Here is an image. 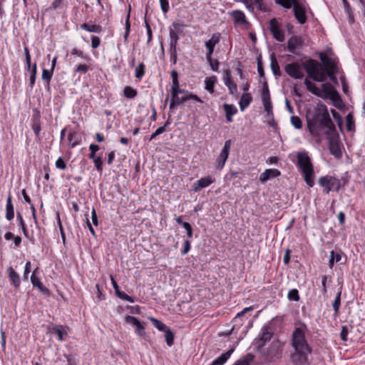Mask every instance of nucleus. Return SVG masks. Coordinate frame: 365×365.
Listing matches in <instances>:
<instances>
[{"label": "nucleus", "instance_id": "obj_1", "mask_svg": "<svg viewBox=\"0 0 365 365\" xmlns=\"http://www.w3.org/2000/svg\"><path fill=\"white\" fill-rule=\"evenodd\" d=\"M307 331V326L302 324L295 328L292 334V346L294 352L291 355V360L297 365L307 364L308 356L312 353V348L306 339Z\"/></svg>", "mask_w": 365, "mask_h": 365}, {"label": "nucleus", "instance_id": "obj_2", "mask_svg": "<svg viewBox=\"0 0 365 365\" xmlns=\"http://www.w3.org/2000/svg\"><path fill=\"white\" fill-rule=\"evenodd\" d=\"M307 121L308 129L313 135L317 134L322 130H324L325 134L330 135L336 130L326 106H322L312 113L308 114Z\"/></svg>", "mask_w": 365, "mask_h": 365}, {"label": "nucleus", "instance_id": "obj_3", "mask_svg": "<svg viewBox=\"0 0 365 365\" xmlns=\"http://www.w3.org/2000/svg\"><path fill=\"white\" fill-rule=\"evenodd\" d=\"M303 65L309 76L314 81L323 82L327 76L332 82H337V79L334 76L336 66L333 61L327 60L326 65L322 66L317 61L309 59L304 63Z\"/></svg>", "mask_w": 365, "mask_h": 365}, {"label": "nucleus", "instance_id": "obj_4", "mask_svg": "<svg viewBox=\"0 0 365 365\" xmlns=\"http://www.w3.org/2000/svg\"><path fill=\"white\" fill-rule=\"evenodd\" d=\"M297 165L301 170L306 184L312 187L314 185V171L311 158L304 150L297 153Z\"/></svg>", "mask_w": 365, "mask_h": 365}, {"label": "nucleus", "instance_id": "obj_5", "mask_svg": "<svg viewBox=\"0 0 365 365\" xmlns=\"http://www.w3.org/2000/svg\"><path fill=\"white\" fill-rule=\"evenodd\" d=\"M262 101L264 106V111L268 116H272V104L271 102L268 84L266 81L264 82L261 92Z\"/></svg>", "mask_w": 365, "mask_h": 365}, {"label": "nucleus", "instance_id": "obj_6", "mask_svg": "<svg viewBox=\"0 0 365 365\" xmlns=\"http://www.w3.org/2000/svg\"><path fill=\"white\" fill-rule=\"evenodd\" d=\"M231 143V140H227L225 142L224 146L217 158V169L222 170L224 168L230 154Z\"/></svg>", "mask_w": 365, "mask_h": 365}, {"label": "nucleus", "instance_id": "obj_7", "mask_svg": "<svg viewBox=\"0 0 365 365\" xmlns=\"http://www.w3.org/2000/svg\"><path fill=\"white\" fill-rule=\"evenodd\" d=\"M187 100H193L197 102L202 103V101L196 95L190 93L189 92H186L184 93V96L179 97L176 96L175 98H171L170 103V109H173L175 106L179 105Z\"/></svg>", "mask_w": 365, "mask_h": 365}, {"label": "nucleus", "instance_id": "obj_8", "mask_svg": "<svg viewBox=\"0 0 365 365\" xmlns=\"http://www.w3.org/2000/svg\"><path fill=\"white\" fill-rule=\"evenodd\" d=\"M286 73L292 78L301 79L304 77V72L301 66L297 63H288L285 66Z\"/></svg>", "mask_w": 365, "mask_h": 365}, {"label": "nucleus", "instance_id": "obj_9", "mask_svg": "<svg viewBox=\"0 0 365 365\" xmlns=\"http://www.w3.org/2000/svg\"><path fill=\"white\" fill-rule=\"evenodd\" d=\"M322 98H329L331 101H336V99L339 98V95L338 92L336 91V89L331 84L329 83H322Z\"/></svg>", "mask_w": 365, "mask_h": 365}, {"label": "nucleus", "instance_id": "obj_10", "mask_svg": "<svg viewBox=\"0 0 365 365\" xmlns=\"http://www.w3.org/2000/svg\"><path fill=\"white\" fill-rule=\"evenodd\" d=\"M185 24H173V26L170 27V48H177V43L179 39V34L181 32V27Z\"/></svg>", "mask_w": 365, "mask_h": 365}, {"label": "nucleus", "instance_id": "obj_11", "mask_svg": "<svg viewBox=\"0 0 365 365\" xmlns=\"http://www.w3.org/2000/svg\"><path fill=\"white\" fill-rule=\"evenodd\" d=\"M272 336V333L269 331V329L267 327H263L259 335V338L256 339L257 350L259 351L267 341H270Z\"/></svg>", "mask_w": 365, "mask_h": 365}, {"label": "nucleus", "instance_id": "obj_12", "mask_svg": "<svg viewBox=\"0 0 365 365\" xmlns=\"http://www.w3.org/2000/svg\"><path fill=\"white\" fill-rule=\"evenodd\" d=\"M223 81L225 85L227 87L229 93L231 95L237 94V86L231 80V71L229 69H227L224 71Z\"/></svg>", "mask_w": 365, "mask_h": 365}, {"label": "nucleus", "instance_id": "obj_13", "mask_svg": "<svg viewBox=\"0 0 365 365\" xmlns=\"http://www.w3.org/2000/svg\"><path fill=\"white\" fill-rule=\"evenodd\" d=\"M215 182V178L212 176H207L197 180L192 185V190L194 192H198L202 188L207 187Z\"/></svg>", "mask_w": 365, "mask_h": 365}, {"label": "nucleus", "instance_id": "obj_14", "mask_svg": "<svg viewBox=\"0 0 365 365\" xmlns=\"http://www.w3.org/2000/svg\"><path fill=\"white\" fill-rule=\"evenodd\" d=\"M302 46V40L298 36H292L287 42V50L294 54H298L299 50Z\"/></svg>", "mask_w": 365, "mask_h": 365}, {"label": "nucleus", "instance_id": "obj_15", "mask_svg": "<svg viewBox=\"0 0 365 365\" xmlns=\"http://www.w3.org/2000/svg\"><path fill=\"white\" fill-rule=\"evenodd\" d=\"M293 10L294 16L299 23H305L307 20L305 9L297 1H293Z\"/></svg>", "mask_w": 365, "mask_h": 365}, {"label": "nucleus", "instance_id": "obj_16", "mask_svg": "<svg viewBox=\"0 0 365 365\" xmlns=\"http://www.w3.org/2000/svg\"><path fill=\"white\" fill-rule=\"evenodd\" d=\"M220 40V33H215L214 34L211 38L208 41H205V45L206 48H207V57L210 58V56L212 55L214 48L216 44L219 43Z\"/></svg>", "mask_w": 365, "mask_h": 365}, {"label": "nucleus", "instance_id": "obj_17", "mask_svg": "<svg viewBox=\"0 0 365 365\" xmlns=\"http://www.w3.org/2000/svg\"><path fill=\"white\" fill-rule=\"evenodd\" d=\"M125 322L135 327V331L139 336H143L145 334L144 326L136 317L133 316H127L125 317Z\"/></svg>", "mask_w": 365, "mask_h": 365}, {"label": "nucleus", "instance_id": "obj_18", "mask_svg": "<svg viewBox=\"0 0 365 365\" xmlns=\"http://www.w3.org/2000/svg\"><path fill=\"white\" fill-rule=\"evenodd\" d=\"M6 272L8 274L11 285L18 289L21 284V279L19 274L13 269L12 267H9L7 269Z\"/></svg>", "mask_w": 365, "mask_h": 365}, {"label": "nucleus", "instance_id": "obj_19", "mask_svg": "<svg viewBox=\"0 0 365 365\" xmlns=\"http://www.w3.org/2000/svg\"><path fill=\"white\" fill-rule=\"evenodd\" d=\"M329 148L331 155L336 158H341L342 153L341 150L340 143L338 140L331 139L329 143Z\"/></svg>", "mask_w": 365, "mask_h": 365}, {"label": "nucleus", "instance_id": "obj_20", "mask_svg": "<svg viewBox=\"0 0 365 365\" xmlns=\"http://www.w3.org/2000/svg\"><path fill=\"white\" fill-rule=\"evenodd\" d=\"M319 184L323 187V192L326 194L332 190V176H323L319 179Z\"/></svg>", "mask_w": 365, "mask_h": 365}, {"label": "nucleus", "instance_id": "obj_21", "mask_svg": "<svg viewBox=\"0 0 365 365\" xmlns=\"http://www.w3.org/2000/svg\"><path fill=\"white\" fill-rule=\"evenodd\" d=\"M35 272H36V270H34L33 272V273L31 276V282L32 285L34 287H37L38 289V290L41 292H42L43 294L49 295V294H50L49 289L43 285L39 277H38L35 275Z\"/></svg>", "mask_w": 365, "mask_h": 365}, {"label": "nucleus", "instance_id": "obj_22", "mask_svg": "<svg viewBox=\"0 0 365 365\" xmlns=\"http://www.w3.org/2000/svg\"><path fill=\"white\" fill-rule=\"evenodd\" d=\"M280 24H269V29L273 37L278 41L282 42L284 40V34L279 27Z\"/></svg>", "mask_w": 365, "mask_h": 365}, {"label": "nucleus", "instance_id": "obj_23", "mask_svg": "<svg viewBox=\"0 0 365 365\" xmlns=\"http://www.w3.org/2000/svg\"><path fill=\"white\" fill-rule=\"evenodd\" d=\"M280 174V171L277 169H267L260 174L259 180L262 182H264L270 178L278 177Z\"/></svg>", "mask_w": 365, "mask_h": 365}, {"label": "nucleus", "instance_id": "obj_24", "mask_svg": "<svg viewBox=\"0 0 365 365\" xmlns=\"http://www.w3.org/2000/svg\"><path fill=\"white\" fill-rule=\"evenodd\" d=\"M235 348H232L228 350L225 353L221 354L219 357H217L215 360H214L211 364L210 365H223L227 359L230 357L232 354L233 353Z\"/></svg>", "mask_w": 365, "mask_h": 365}, {"label": "nucleus", "instance_id": "obj_25", "mask_svg": "<svg viewBox=\"0 0 365 365\" xmlns=\"http://www.w3.org/2000/svg\"><path fill=\"white\" fill-rule=\"evenodd\" d=\"M304 83L309 92L319 97H322V92L321 91V90L314 83L311 82L309 79L306 78L304 81Z\"/></svg>", "mask_w": 365, "mask_h": 365}, {"label": "nucleus", "instance_id": "obj_26", "mask_svg": "<svg viewBox=\"0 0 365 365\" xmlns=\"http://www.w3.org/2000/svg\"><path fill=\"white\" fill-rule=\"evenodd\" d=\"M32 130H34L35 135L36 138L39 136L41 128V120H40V114L38 113L36 115H33L32 118Z\"/></svg>", "mask_w": 365, "mask_h": 365}, {"label": "nucleus", "instance_id": "obj_27", "mask_svg": "<svg viewBox=\"0 0 365 365\" xmlns=\"http://www.w3.org/2000/svg\"><path fill=\"white\" fill-rule=\"evenodd\" d=\"M14 217V205L11 201V197L9 195L6 200V218L11 221Z\"/></svg>", "mask_w": 365, "mask_h": 365}, {"label": "nucleus", "instance_id": "obj_28", "mask_svg": "<svg viewBox=\"0 0 365 365\" xmlns=\"http://www.w3.org/2000/svg\"><path fill=\"white\" fill-rule=\"evenodd\" d=\"M252 101V97L250 93H245L242 96L240 101V108L242 111H243L247 107L249 106L251 101Z\"/></svg>", "mask_w": 365, "mask_h": 365}, {"label": "nucleus", "instance_id": "obj_29", "mask_svg": "<svg viewBox=\"0 0 365 365\" xmlns=\"http://www.w3.org/2000/svg\"><path fill=\"white\" fill-rule=\"evenodd\" d=\"M81 29L96 34H100L103 31L100 24H81Z\"/></svg>", "mask_w": 365, "mask_h": 365}, {"label": "nucleus", "instance_id": "obj_30", "mask_svg": "<svg viewBox=\"0 0 365 365\" xmlns=\"http://www.w3.org/2000/svg\"><path fill=\"white\" fill-rule=\"evenodd\" d=\"M68 140L70 148H73L81 143V138L76 132H71L68 135Z\"/></svg>", "mask_w": 365, "mask_h": 365}, {"label": "nucleus", "instance_id": "obj_31", "mask_svg": "<svg viewBox=\"0 0 365 365\" xmlns=\"http://www.w3.org/2000/svg\"><path fill=\"white\" fill-rule=\"evenodd\" d=\"M217 82V77L216 76H211L209 78H206L205 80V89L210 93H214V87L215 84Z\"/></svg>", "mask_w": 365, "mask_h": 365}, {"label": "nucleus", "instance_id": "obj_32", "mask_svg": "<svg viewBox=\"0 0 365 365\" xmlns=\"http://www.w3.org/2000/svg\"><path fill=\"white\" fill-rule=\"evenodd\" d=\"M232 21L234 23H248L245 20V16L243 12L236 10L232 12Z\"/></svg>", "mask_w": 365, "mask_h": 365}, {"label": "nucleus", "instance_id": "obj_33", "mask_svg": "<svg viewBox=\"0 0 365 365\" xmlns=\"http://www.w3.org/2000/svg\"><path fill=\"white\" fill-rule=\"evenodd\" d=\"M341 255L339 252H334V250L330 252V257L329 260V267L332 268L335 262L341 261Z\"/></svg>", "mask_w": 365, "mask_h": 365}, {"label": "nucleus", "instance_id": "obj_34", "mask_svg": "<svg viewBox=\"0 0 365 365\" xmlns=\"http://www.w3.org/2000/svg\"><path fill=\"white\" fill-rule=\"evenodd\" d=\"M253 359L254 356L252 354H247L246 356L237 360L233 365H250Z\"/></svg>", "mask_w": 365, "mask_h": 365}, {"label": "nucleus", "instance_id": "obj_35", "mask_svg": "<svg viewBox=\"0 0 365 365\" xmlns=\"http://www.w3.org/2000/svg\"><path fill=\"white\" fill-rule=\"evenodd\" d=\"M150 321L152 322L153 325L159 331H165L168 329L164 323L155 318H150Z\"/></svg>", "mask_w": 365, "mask_h": 365}, {"label": "nucleus", "instance_id": "obj_36", "mask_svg": "<svg viewBox=\"0 0 365 365\" xmlns=\"http://www.w3.org/2000/svg\"><path fill=\"white\" fill-rule=\"evenodd\" d=\"M270 66H271L273 73L275 76H280L279 66L278 62H277V59L275 58V57L274 56V55H272V57H271Z\"/></svg>", "mask_w": 365, "mask_h": 365}, {"label": "nucleus", "instance_id": "obj_37", "mask_svg": "<svg viewBox=\"0 0 365 365\" xmlns=\"http://www.w3.org/2000/svg\"><path fill=\"white\" fill-rule=\"evenodd\" d=\"M165 339L168 346H171L174 343V334L170 328L165 331Z\"/></svg>", "mask_w": 365, "mask_h": 365}, {"label": "nucleus", "instance_id": "obj_38", "mask_svg": "<svg viewBox=\"0 0 365 365\" xmlns=\"http://www.w3.org/2000/svg\"><path fill=\"white\" fill-rule=\"evenodd\" d=\"M145 64L143 63H140L135 68V77L138 79H141L145 74Z\"/></svg>", "mask_w": 365, "mask_h": 365}, {"label": "nucleus", "instance_id": "obj_39", "mask_svg": "<svg viewBox=\"0 0 365 365\" xmlns=\"http://www.w3.org/2000/svg\"><path fill=\"white\" fill-rule=\"evenodd\" d=\"M341 291H339L337 293V294L335 297V299L332 304V307H333L335 314H337L339 310V307L341 305Z\"/></svg>", "mask_w": 365, "mask_h": 365}, {"label": "nucleus", "instance_id": "obj_40", "mask_svg": "<svg viewBox=\"0 0 365 365\" xmlns=\"http://www.w3.org/2000/svg\"><path fill=\"white\" fill-rule=\"evenodd\" d=\"M137 95L135 89L130 86H125L124 88V96L128 98H133Z\"/></svg>", "mask_w": 365, "mask_h": 365}, {"label": "nucleus", "instance_id": "obj_41", "mask_svg": "<svg viewBox=\"0 0 365 365\" xmlns=\"http://www.w3.org/2000/svg\"><path fill=\"white\" fill-rule=\"evenodd\" d=\"M223 106L226 115H234L237 112L236 107L233 105L225 103Z\"/></svg>", "mask_w": 365, "mask_h": 365}, {"label": "nucleus", "instance_id": "obj_42", "mask_svg": "<svg viewBox=\"0 0 365 365\" xmlns=\"http://www.w3.org/2000/svg\"><path fill=\"white\" fill-rule=\"evenodd\" d=\"M207 61L209 63L211 69L214 71H217L220 63L217 59H212V56H210V58H208L207 55H206Z\"/></svg>", "mask_w": 365, "mask_h": 365}, {"label": "nucleus", "instance_id": "obj_43", "mask_svg": "<svg viewBox=\"0 0 365 365\" xmlns=\"http://www.w3.org/2000/svg\"><path fill=\"white\" fill-rule=\"evenodd\" d=\"M287 298L291 301L297 302L299 299V292L296 289H292L289 291Z\"/></svg>", "mask_w": 365, "mask_h": 365}, {"label": "nucleus", "instance_id": "obj_44", "mask_svg": "<svg viewBox=\"0 0 365 365\" xmlns=\"http://www.w3.org/2000/svg\"><path fill=\"white\" fill-rule=\"evenodd\" d=\"M53 73V71H52L51 69V70H48V69H45V68L43 69L42 76H41L42 79L48 83L50 82V81L51 80Z\"/></svg>", "mask_w": 365, "mask_h": 365}, {"label": "nucleus", "instance_id": "obj_45", "mask_svg": "<svg viewBox=\"0 0 365 365\" xmlns=\"http://www.w3.org/2000/svg\"><path fill=\"white\" fill-rule=\"evenodd\" d=\"M343 6L346 14H347L349 21H352L354 20V15L350 4L348 2L344 4Z\"/></svg>", "mask_w": 365, "mask_h": 365}, {"label": "nucleus", "instance_id": "obj_46", "mask_svg": "<svg viewBox=\"0 0 365 365\" xmlns=\"http://www.w3.org/2000/svg\"><path fill=\"white\" fill-rule=\"evenodd\" d=\"M29 71H31V75H30V78H29L30 84H31V87L33 88V86L35 83L36 76V72H37L36 64L35 63L32 68L31 67V69Z\"/></svg>", "mask_w": 365, "mask_h": 365}, {"label": "nucleus", "instance_id": "obj_47", "mask_svg": "<svg viewBox=\"0 0 365 365\" xmlns=\"http://www.w3.org/2000/svg\"><path fill=\"white\" fill-rule=\"evenodd\" d=\"M291 123L292 125L297 129H300L302 127V123L301 119L296 115H293L291 117Z\"/></svg>", "mask_w": 365, "mask_h": 365}, {"label": "nucleus", "instance_id": "obj_48", "mask_svg": "<svg viewBox=\"0 0 365 365\" xmlns=\"http://www.w3.org/2000/svg\"><path fill=\"white\" fill-rule=\"evenodd\" d=\"M54 332L58 335V339L59 341H62L63 334L65 333V330L63 326L58 325L53 328Z\"/></svg>", "mask_w": 365, "mask_h": 365}, {"label": "nucleus", "instance_id": "obj_49", "mask_svg": "<svg viewBox=\"0 0 365 365\" xmlns=\"http://www.w3.org/2000/svg\"><path fill=\"white\" fill-rule=\"evenodd\" d=\"M346 128L349 131H351L354 128V123L351 114L349 113L346 117Z\"/></svg>", "mask_w": 365, "mask_h": 365}, {"label": "nucleus", "instance_id": "obj_50", "mask_svg": "<svg viewBox=\"0 0 365 365\" xmlns=\"http://www.w3.org/2000/svg\"><path fill=\"white\" fill-rule=\"evenodd\" d=\"M169 52L170 55V61L175 64L177 62L178 55H177V48H170Z\"/></svg>", "mask_w": 365, "mask_h": 365}, {"label": "nucleus", "instance_id": "obj_51", "mask_svg": "<svg viewBox=\"0 0 365 365\" xmlns=\"http://www.w3.org/2000/svg\"><path fill=\"white\" fill-rule=\"evenodd\" d=\"M118 297L120 299H121L123 300H125V301H127V302H129L130 303H134L135 302V299L133 297H130V296L128 295L127 294H125L123 292H121L120 293H118Z\"/></svg>", "mask_w": 365, "mask_h": 365}, {"label": "nucleus", "instance_id": "obj_52", "mask_svg": "<svg viewBox=\"0 0 365 365\" xmlns=\"http://www.w3.org/2000/svg\"><path fill=\"white\" fill-rule=\"evenodd\" d=\"M91 153L89 154V158L93 159L96 158V153L99 150V146L96 144H91L89 146Z\"/></svg>", "mask_w": 365, "mask_h": 365}, {"label": "nucleus", "instance_id": "obj_53", "mask_svg": "<svg viewBox=\"0 0 365 365\" xmlns=\"http://www.w3.org/2000/svg\"><path fill=\"white\" fill-rule=\"evenodd\" d=\"M187 92V91H185L183 89L180 88L179 86L176 88H171V98H175L176 96H178L180 93H185Z\"/></svg>", "mask_w": 365, "mask_h": 365}, {"label": "nucleus", "instance_id": "obj_54", "mask_svg": "<svg viewBox=\"0 0 365 365\" xmlns=\"http://www.w3.org/2000/svg\"><path fill=\"white\" fill-rule=\"evenodd\" d=\"M93 163H94V165H95V168H96V170L99 172H101L102 171V165H103V160L101 159V157H96L95 158L93 159Z\"/></svg>", "mask_w": 365, "mask_h": 365}, {"label": "nucleus", "instance_id": "obj_55", "mask_svg": "<svg viewBox=\"0 0 365 365\" xmlns=\"http://www.w3.org/2000/svg\"><path fill=\"white\" fill-rule=\"evenodd\" d=\"M24 54H25V58H26V67L28 70L31 69V56L29 53V50L27 47H24Z\"/></svg>", "mask_w": 365, "mask_h": 365}, {"label": "nucleus", "instance_id": "obj_56", "mask_svg": "<svg viewBox=\"0 0 365 365\" xmlns=\"http://www.w3.org/2000/svg\"><path fill=\"white\" fill-rule=\"evenodd\" d=\"M349 334V329L346 326L341 327L340 337L343 341H347V335Z\"/></svg>", "mask_w": 365, "mask_h": 365}, {"label": "nucleus", "instance_id": "obj_57", "mask_svg": "<svg viewBox=\"0 0 365 365\" xmlns=\"http://www.w3.org/2000/svg\"><path fill=\"white\" fill-rule=\"evenodd\" d=\"M332 190L339 192L341 188L340 180L334 177H332Z\"/></svg>", "mask_w": 365, "mask_h": 365}, {"label": "nucleus", "instance_id": "obj_58", "mask_svg": "<svg viewBox=\"0 0 365 365\" xmlns=\"http://www.w3.org/2000/svg\"><path fill=\"white\" fill-rule=\"evenodd\" d=\"M242 2L250 11H254L255 4L253 0H240Z\"/></svg>", "mask_w": 365, "mask_h": 365}, {"label": "nucleus", "instance_id": "obj_59", "mask_svg": "<svg viewBox=\"0 0 365 365\" xmlns=\"http://www.w3.org/2000/svg\"><path fill=\"white\" fill-rule=\"evenodd\" d=\"M31 263L30 261H27L25 264L24 271V279H28L29 274L31 272Z\"/></svg>", "mask_w": 365, "mask_h": 365}, {"label": "nucleus", "instance_id": "obj_60", "mask_svg": "<svg viewBox=\"0 0 365 365\" xmlns=\"http://www.w3.org/2000/svg\"><path fill=\"white\" fill-rule=\"evenodd\" d=\"M91 47L93 48H96L100 46L101 40L98 36H91Z\"/></svg>", "mask_w": 365, "mask_h": 365}, {"label": "nucleus", "instance_id": "obj_61", "mask_svg": "<svg viewBox=\"0 0 365 365\" xmlns=\"http://www.w3.org/2000/svg\"><path fill=\"white\" fill-rule=\"evenodd\" d=\"M165 131V126L158 128L150 137L149 140H153L156 136L162 134Z\"/></svg>", "mask_w": 365, "mask_h": 365}, {"label": "nucleus", "instance_id": "obj_62", "mask_svg": "<svg viewBox=\"0 0 365 365\" xmlns=\"http://www.w3.org/2000/svg\"><path fill=\"white\" fill-rule=\"evenodd\" d=\"M183 227L185 229L187 232V237L188 240L192 237V229L190 223L185 222L183 224Z\"/></svg>", "mask_w": 365, "mask_h": 365}, {"label": "nucleus", "instance_id": "obj_63", "mask_svg": "<svg viewBox=\"0 0 365 365\" xmlns=\"http://www.w3.org/2000/svg\"><path fill=\"white\" fill-rule=\"evenodd\" d=\"M56 167L57 168L64 170L66 168V165L61 157H59L56 161Z\"/></svg>", "mask_w": 365, "mask_h": 365}, {"label": "nucleus", "instance_id": "obj_64", "mask_svg": "<svg viewBox=\"0 0 365 365\" xmlns=\"http://www.w3.org/2000/svg\"><path fill=\"white\" fill-rule=\"evenodd\" d=\"M190 250V240L187 239L184 242V247H183V250L181 251V254L182 255H185L187 253H188Z\"/></svg>", "mask_w": 365, "mask_h": 365}]
</instances>
